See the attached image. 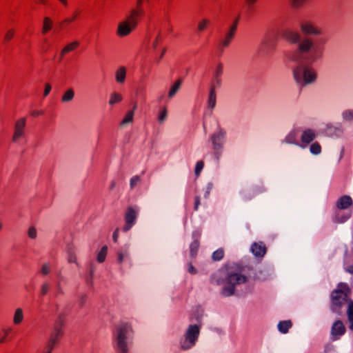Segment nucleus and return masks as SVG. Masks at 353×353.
<instances>
[{"label": "nucleus", "instance_id": "obj_43", "mask_svg": "<svg viewBox=\"0 0 353 353\" xmlns=\"http://www.w3.org/2000/svg\"><path fill=\"white\" fill-rule=\"evenodd\" d=\"M140 180H141L140 176H135L132 177L130 180L131 188H134L137 184V183L140 181Z\"/></svg>", "mask_w": 353, "mask_h": 353}, {"label": "nucleus", "instance_id": "obj_52", "mask_svg": "<svg viewBox=\"0 0 353 353\" xmlns=\"http://www.w3.org/2000/svg\"><path fill=\"white\" fill-rule=\"evenodd\" d=\"M93 272H94L93 268L90 267V269H89V273H90V275L91 278L92 277Z\"/></svg>", "mask_w": 353, "mask_h": 353}, {"label": "nucleus", "instance_id": "obj_18", "mask_svg": "<svg viewBox=\"0 0 353 353\" xmlns=\"http://www.w3.org/2000/svg\"><path fill=\"white\" fill-rule=\"evenodd\" d=\"M80 43L77 41H72L71 43H68L60 52V59H62L65 54L75 50L79 46Z\"/></svg>", "mask_w": 353, "mask_h": 353}, {"label": "nucleus", "instance_id": "obj_55", "mask_svg": "<svg viewBox=\"0 0 353 353\" xmlns=\"http://www.w3.org/2000/svg\"><path fill=\"white\" fill-rule=\"evenodd\" d=\"M257 0H247L248 3H254Z\"/></svg>", "mask_w": 353, "mask_h": 353}, {"label": "nucleus", "instance_id": "obj_36", "mask_svg": "<svg viewBox=\"0 0 353 353\" xmlns=\"http://www.w3.org/2000/svg\"><path fill=\"white\" fill-rule=\"evenodd\" d=\"M222 72H223V65H222V63H219L217 65L216 74H215V78H216L217 84L220 83L219 77L222 74Z\"/></svg>", "mask_w": 353, "mask_h": 353}, {"label": "nucleus", "instance_id": "obj_51", "mask_svg": "<svg viewBox=\"0 0 353 353\" xmlns=\"http://www.w3.org/2000/svg\"><path fill=\"white\" fill-rule=\"evenodd\" d=\"M60 2L62 3V4L64 6H68V1L67 0H59Z\"/></svg>", "mask_w": 353, "mask_h": 353}, {"label": "nucleus", "instance_id": "obj_16", "mask_svg": "<svg viewBox=\"0 0 353 353\" xmlns=\"http://www.w3.org/2000/svg\"><path fill=\"white\" fill-rule=\"evenodd\" d=\"M352 199L348 195H344L339 198L336 202V207L339 210H345L352 205Z\"/></svg>", "mask_w": 353, "mask_h": 353}, {"label": "nucleus", "instance_id": "obj_7", "mask_svg": "<svg viewBox=\"0 0 353 353\" xmlns=\"http://www.w3.org/2000/svg\"><path fill=\"white\" fill-rule=\"evenodd\" d=\"M62 332L60 328L55 327L53 332L50 334V337L49 341L45 347V353H52L53 348L58 341V340L61 337Z\"/></svg>", "mask_w": 353, "mask_h": 353}, {"label": "nucleus", "instance_id": "obj_3", "mask_svg": "<svg viewBox=\"0 0 353 353\" xmlns=\"http://www.w3.org/2000/svg\"><path fill=\"white\" fill-rule=\"evenodd\" d=\"M199 334V327L197 325H191L189 326L185 334V339L181 343V347L183 350H187L192 347L198 339Z\"/></svg>", "mask_w": 353, "mask_h": 353}, {"label": "nucleus", "instance_id": "obj_39", "mask_svg": "<svg viewBox=\"0 0 353 353\" xmlns=\"http://www.w3.org/2000/svg\"><path fill=\"white\" fill-rule=\"evenodd\" d=\"M203 166H204V163H203V161H199L196 163V166H195V170H194V172H195L196 176H199V175L201 171L203 168Z\"/></svg>", "mask_w": 353, "mask_h": 353}, {"label": "nucleus", "instance_id": "obj_1", "mask_svg": "<svg viewBox=\"0 0 353 353\" xmlns=\"http://www.w3.org/2000/svg\"><path fill=\"white\" fill-rule=\"evenodd\" d=\"M350 294L351 290L346 283H339L337 288L330 295V310L337 316H343L345 314V306L347 304L346 314L350 323L349 328L353 330V301L349 299Z\"/></svg>", "mask_w": 353, "mask_h": 353}, {"label": "nucleus", "instance_id": "obj_54", "mask_svg": "<svg viewBox=\"0 0 353 353\" xmlns=\"http://www.w3.org/2000/svg\"><path fill=\"white\" fill-rule=\"evenodd\" d=\"M223 279H217V281H216V283H217L218 285H220V284H221V283H223Z\"/></svg>", "mask_w": 353, "mask_h": 353}, {"label": "nucleus", "instance_id": "obj_49", "mask_svg": "<svg viewBox=\"0 0 353 353\" xmlns=\"http://www.w3.org/2000/svg\"><path fill=\"white\" fill-rule=\"evenodd\" d=\"M119 228H117L114 232H113V234H112V238H113V241L114 242H117V239H118V236H119Z\"/></svg>", "mask_w": 353, "mask_h": 353}, {"label": "nucleus", "instance_id": "obj_41", "mask_svg": "<svg viewBox=\"0 0 353 353\" xmlns=\"http://www.w3.org/2000/svg\"><path fill=\"white\" fill-rule=\"evenodd\" d=\"M166 115H167V108L165 106L159 114V121L162 122L165 119Z\"/></svg>", "mask_w": 353, "mask_h": 353}, {"label": "nucleus", "instance_id": "obj_46", "mask_svg": "<svg viewBox=\"0 0 353 353\" xmlns=\"http://www.w3.org/2000/svg\"><path fill=\"white\" fill-rule=\"evenodd\" d=\"M51 89H52L51 85L49 83H46L45 84L43 96L46 97L50 93Z\"/></svg>", "mask_w": 353, "mask_h": 353}, {"label": "nucleus", "instance_id": "obj_5", "mask_svg": "<svg viewBox=\"0 0 353 353\" xmlns=\"http://www.w3.org/2000/svg\"><path fill=\"white\" fill-rule=\"evenodd\" d=\"M128 327L126 325H123L117 328V347L119 353H128L127 339Z\"/></svg>", "mask_w": 353, "mask_h": 353}, {"label": "nucleus", "instance_id": "obj_45", "mask_svg": "<svg viewBox=\"0 0 353 353\" xmlns=\"http://www.w3.org/2000/svg\"><path fill=\"white\" fill-rule=\"evenodd\" d=\"M301 70L300 68H297L294 71V78L296 79V80L297 81H300V78H301Z\"/></svg>", "mask_w": 353, "mask_h": 353}, {"label": "nucleus", "instance_id": "obj_21", "mask_svg": "<svg viewBox=\"0 0 353 353\" xmlns=\"http://www.w3.org/2000/svg\"><path fill=\"white\" fill-rule=\"evenodd\" d=\"M53 22L52 20L48 17H45L43 19V26L41 28V34L46 35L52 28Z\"/></svg>", "mask_w": 353, "mask_h": 353}, {"label": "nucleus", "instance_id": "obj_11", "mask_svg": "<svg viewBox=\"0 0 353 353\" xmlns=\"http://www.w3.org/2000/svg\"><path fill=\"white\" fill-rule=\"evenodd\" d=\"M300 29L302 33L305 35H319L321 34L319 28L308 21L303 22L300 26Z\"/></svg>", "mask_w": 353, "mask_h": 353}, {"label": "nucleus", "instance_id": "obj_30", "mask_svg": "<svg viewBox=\"0 0 353 353\" xmlns=\"http://www.w3.org/2000/svg\"><path fill=\"white\" fill-rule=\"evenodd\" d=\"M181 83H182V81L179 79H177L174 83L172 85V86L171 87L169 92H168V97H172L176 92L177 90L179 89L181 85Z\"/></svg>", "mask_w": 353, "mask_h": 353}, {"label": "nucleus", "instance_id": "obj_38", "mask_svg": "<svg viewBox=\"0 0 353 353\" xmlns=\"http://www.w3.org/2000/svg\"><path fill=\"white\" fill-rule=\"evenodd\" d=\"M306 0H291V6L296 9L303 6Z\"/></svg>", "mask_w": 353, "mask_h": 353}, {"label": "nucleus", "instance_id": "obj_58", "mask_svg": "<svg viewBox=\"0 0 353 353\" xmlns=\"http://www.w3.org/2000/svg\"><path fill=\"white\" fill-rule=\"evenodd\" d=\"M1 228H2V224H1V223L0 222V230L1 229Z\"/></svg>", "mask_w": 353, "mask_h": 353}, {"label": "nucleus", "instance_id": "obj_27", "mask_svg": "<svg viewBox=\"0 0 353 353\" xmlns=\"http://www.w3.org/2000/svg\"><path fill=\"white\" fill-rule=\"evenodd\" d=\"M239 20H240V15H239L234 19L232 25L230 27V29L229 32L227 34V36H228L229 37H232V38L234 37V36L235 34V32L236 31V29H237V26H238Z\"/></svg>", "mask_w": 353, "mask_h": 353}, {"label": "nucleus", "instance_id": "obj_8", "mask_svg": "<svg viewBox=\"0 0 353 353\" xmlns=\"http://www.w3.org/2000/svg\"><path fill=\"white\" fill-rule=\"evenodd\" d=\"M136 219V211L132 207H128L125 214V223L123 228V231H128L134 223Z\"/></svg>", "mask_w": 353, "mask_h": 353}, {"label": "nucleus", "instance_id": "obj_17", "mask_svg": "<svg viewBox=\"0 0 353 353\" xmlns=\"http://www.w3.org/2000/svg\"><path fill=\"white\" fill-rule=\"evenodd\" d=\"M284 39L290 43H296L300 41L301 36L297 32L285 31L283 33Z\"/></svg>", "mask_w": 353, "mask_h": 353}, {"label": "nucleus", "instance_id": "obj_4", "mask_svg": "<svg viewBox=\"0 0 353 353\" xmlns=\"http://www.w3.org/2000/svg\"><path fill=\"white\" fill-rule=\"evenodd\" d=\"M145 14L143 8V0H137L136 8L132 9L130 14L126 17V21L132 24V26L137 28L139 21Z\"/></svg>", "mask_w": 353, "mask_h": 353}, {"label": "nucleus", "instance_id": "obj_28", "mask_svg": "<svg viewBox=\"0 0 353 353\" xmlns=\"http://www.w3.org/2000/svg\"><path fill=\"white\" fill-rule=\"evenodd\" d=\"M123 100V97L121 94L117 92H113L111 96L109 101V104L112 105L115 103H119L121 102Z\"/></svg>", "mask_w": 353, "mask_h": 353}, {"label": "nucleus", "instance_id": "obj_9", "mask_svg": "<svg viewBox=\"0 0 353 353\" xmlns=\"http://www.w3.org/2000/svg\"><path fill=\"white\" fill-rule=\"evenodd\" d=\"M135 29V27L132 26V24L125 20L119 23L117 34L120 37H125L130 34Z\"/></svg>", "mask_w": 353, "mask_h": 353}, {"label": "nucleus", "instance_id": "obj_53", "mask_svg": "<svg viewBox=\"0 0 353 353\" xmlns=\"http://www.w3.org/2000/svg\"><path fill=\"white\" fill-rule=\"evenodd\" d=\"M37 3H42V4H46V0H38L37 1Z\"/></svg>", "mask_w": 353, "mask_h": 353}, {"label": "nucleus", "instance_id": "obj_33", "mask_svg": "<svg viewBox=\"0 0 353 353\" xmlns=\"http://www.w3.org/2000/svg\"><path fill=\"white\" fill-rule=\"evenodd\" d=\"M223 256H224L223 250L219 249L213 252L212 258L214 261H219L223 259Z\"/></svg>", "mask_w": 353, "mask_h": 353}, {"label": "nucleus", "instance_id": "obj_22", "mask_svg": "<svg viewBox=\"0 0 353 353\" xmlns=\"http://www.w3.org/2000/svg\"><path fill=\"white\" fill-rule=\"evenodd\" d=\"M137 103L134 102V105H133L132 110L128 111L126 113L125 116L124 117V118L123 119V120L121 122V125H124L125 123L132 122L133 121L134 112L137 109Z\"/></svg>", "mask_w": 353, "mask_h": 353}, {"label": "nucleus", "instance_id": "obj_24", "mask_svg": "<svg viewBox=\"0 0 353 353\" xmlns=\"http://www.w3.org/2000/svg\"><path fill=\"white\" fill-rule=\"evenodd\" d=\"M291 327L292 322L290 320L280 321L278 325L279 330L283 334L287 333Z\"/></svg>", "mask_w": 353, "mask_h": 353}, {"label": "nucleus", "instance_id": "obj_15", "mask_svg": "<svg viewBox=\"0 0 353 353\" xmlns=\"http://www.w3.org/2000/svg\"><path fill=\"white\" fill-rule=\"evenodd\" d=\"M251 251L256 257L262 258L266 252V247L262 243H254Z\"/></svg>", "mask_w": 353, "mask_h": 353}, {"label": "nucleus", "instance_id": "obj_14", "mask_svg": "<svg viewBox=\"0 0 353 353\" xmlns=\"http://www.w3.org/2000/svg\"><path fill=\"white\" fill-rule=\"evenodd\" d=\"M303 81L305 85L314 82L316 79L315 71L312 68H305L302 72Z\"/></svg>", "mask_w": 353, "mask_h": 353}, {"label": "nucleus", "instance_id": "obj_23", "mask_svg": "<svg viewBox=\"0 0 353 353\" xmlns=\"http://www.w3.org/2000/svg\"><path fill=\"white\" fill-rule=\"evenodd\" d=\"M126 76V69L125 67H120L116 72V80L118 83H122L125 81Z\"/></svg>", "mask_w": 353, "mask_h": 353}, {"label": "nucleus", "instance_id": "obj_19", "mask_svg": "<svg viewBox=\"0 0 353 353\" xmlns=\"http://www.w3.org/2000/svg\"><path fill=\"white\" fill-rule=\"evenodd\" d=\"M313 45L312 39L306 38L299 43L298 50L301 53L307 52L313 47Z\"/></svg>", "mask_w": 353, "mask_h": 353}, {"label": "nucleus", "instance_id": "obj_2", "mask_svg": "<svg viewBox=\"0 0 353 353\" xmlns=\"http://www.w3.org/2000/svg\"><path fill=\"white\" fill-rule=\"evenodd\" d=\"M228 286L222 289V294L229 296L234 294L235 288L237 284L245 283L248 281V278L245 275H241L236 273L229 274L226 277Z\"/></svg>", "mask_w": 353, "mask_h": 353}, {"label": "nucleus", "instance_id": "obj_35", "mask_svg": "<svg viewBox=\"0 0 353 353\" xmlns=\"http://www.w3.org/2000/svg\"><path fill=\"white\" fill-rule=\"evenodd\" d=\"M286 141L288 143L292 144H299L296 140V135L295 132H291L289 134V135L286 137Z\"/></svg>", "mask_w": 353, "mask_h": 353}, {"label": "nucleus", "instance_id": "obj_25", "mask_svg": "<svg viewBox=\"0 0 353 353\" xmlns=\"http://www.w3.org/2000/svg\"><path fill=\"white\" fill-rule=\"evenodd\" d=\"M12 332V329L10 327L3 328L0 330V343H3L7 342L8 340L7 339L8 336Z\"/></svg>", "mask_w": 353, "mask_h": 353}, {"label": "nucleus", "instance_id": "obj_29", "mask_svg": "<svg viewBox=\"0 0 353 353\" xmlns=\"http://www.w3.org/2000/svg\"><path fill=\"white\" fill-rule=\"evenodd\" d=\"M107 252H108V247H107V245H103L101 248V250L99 251V252L98 253V255H97V259L99 263H103L105 261L106 255H107Z\"/></svg>", "mask_w": 353, "mask_h": 353}, {"label": "nucleus", "instance_id": "obj_26", "mask_svg": "<svg viewBox=\"0 0 353 353\" xmlns=\"http://www.w3.org/2000/svg\"><path fill=\"white\" fill-rule=\"evenodd\" d=\"M23 319V310L21 308H17L15 310L13 322L14 324L18 325L21 323Z\"/></svg>", "mask_w": 353, "mask_h": 353}, {"label": "nucleus", "instance_id": "obj_31", "mask_svg": "<svg viewBox=\"0 0 353 353\" xmlns=\"http://www.w3.org/2000/svg\"><path fill=\"white\" fill-rule=\"evenodd\" d=\"M74 95V90L72 88L68 89L62 96L61 101L68 102L71 101Z\"/></svg>", "mask_w": 353, "mask_h": 353}, {"label": "nucleus", "instance_id": "obj_44", "mask_svg": "<svg viewBox=\"0 0 353 353\" xmlns=\"http://www.w3.org/2000/svg\"><path fill=\"white\" fill-rule=\"evenodd\" d=\"M41 272L43 275H48L50 272V268L47 264H43L42 265Z\"/></svg>", "mask_w": 353, "mask_h": 353}, {"label": "nucleus", "instance_id": "obj_57", "mask_svg": "<svg viewBox=\"0 0 353 353\" xmlns=\"http://www.w3.org/2000/svg\"><path fill=\"white\" fill-rule=\"evenodd\" d=\"M199 203V200H196V201L195 202V208H197Z\"/></svg>", "mask_w": 353, "mask_h": 353}, {"label": "nucleus", "instance_id": "obj_6", "mask_svg": "<svg viewBox=\"0 0 353 353\" xmlns=\"http://www.w3.org/2000/svg\"><path fill=\"white\" fill-rule=\"evenodd\" d=\"M26 124V118H21L16 121L14 124V133L12 137V141L13 142H15L19 139L24 137Z\"/></svg>", "mask_w": 353, "mask_h": 353}, {"label": "nucleus", "instance_id": "obj_20", "mask_svg": "<svg viewBox=\"0 0 353 353\" xmlns=\"http://www.w3.org/2000/svg\"><path fill=\"white\" fill-rule=\"evenodd\" d=\"M215 89V85L214 83H211L208 101V106L210 109H213L216 105V97Z\"/></svg>", "mask_w": 353, "mask_h": 353}, {"label": "nucleus", "instance_id": "obj_32", "mask_svg": "<svg viewBox=\"0 0 353 353\" xmlns=\"http://www.w3.org/2000/svg\"><path fill=\"white\" fill-rule=\"evenodd\" d=\"M210 23V20L207 19H203L201 21H200L198 23L197 30L199 32L204 31L205 29H207L208 26Z\"/></svg>", "mask_w": 353, "mask_h": 353}, {"label": "nucleus", "instance_id": "obj_42", "mask_svg": "<svg viewBox=\"0 0 353 353\" xmlns=\"http://www.w3.org/2000/svg\"><path fill=\"white\" fill-rule=\"evenodd\" d=\"M49 290V285L47 283L43 284L41 289V295L42 296H45Z\"/></svg>", "mask_w": 353, "mask_h": 353}, {"label": "nucleus", "instance_id": "obj_40", "mask_svg": "<svg viewBox=\"0 0 353 353\" xmlns=\"http://www.w3.org/2000/svg\"><path fill=\"white\" fill-rule=\"evenodd\" d=\"M28 236L31 239H35L37 236V230L34 226H31L29 228L28 230Z\"/></svg>", "mask_w": 353, "mask_h": 353}, {"label": "nucleus", "instance_id": "obj_48", "mask_svg": "<svg viewBox=\"0 0 353 353\" xmlns=\"http://www.w3.org/2000/svg\"><path fill=\"white\" fill-rule=\"evenodd\" d=\"M43 111H42V110H33L31 112V115L33 117H39V116L43 115Z\"/></svg>", "mask_w": 353, "mask_h": 353}, {"label": "nucleus", "instance_id": "obj_10", "mask_svg": "<svg viewBox=\"0 0 353 353\" xmlns=\"http://www.w3.org/2000/svg\"><path fill=\"white\" fill-rule=\"evenodd\" d=\"M346 328L341 320H336L332 325L331 328V335L333 340L339 339L344 334Z\"/></svg>", "mask_w": 353, "mask_h": 353}, {"label": "nucleus", "instance_id": "obj_37", "mask_svg": "<svg viewBox=\"0 0 353 353\" xmlns=\"http://www.w3.org/2000/svg\"><path fill=\"white\" fill-rule=\"evenodd\" d=\"M14 36V30L12 29H10L6 32V33L4 36L3 40L6 42H9L10 41H11L13 39Z\"/></svg>", "mask_w": 353, "mask_h": 353}, {"label": "nucleus", "instance_id": "obj_50", "mask_svg": "<svg viewBox=\"0 0 353 353\" xmlns=\"http://www.w3.org/2000/svg\"><path fill=\"white\" fill-rule=\"evenodd\" d=\"M236 270L239 272V273L242 272L244 270V267L242 265H240L239 264L236 265Z\"/></svg>", "mask_w": 353, "mask_h": 353}, {"label": "nucleus", "instance_id": "obj_34", "mask_svg": "<svg viewBox=\"0 0 353 353\" xmlns=\"http://www.w3.org/2000/svg\"><path fill=\"white\" fill-rule=\"evenodd\" d=\"M321 148L319 143L316 142L310 145V152L314 154H318L321 152Z\"/></svg>", "mask_w": 353, "mask_h": 353}, {"label": "nucleus", "instance_id": "obj_13", "mask_svg": "<svg viewBox=\"0 0 353 353\" xmlns=\"http://www.w3.org/2000/svg\"><path fill=\"white\" fill-rule=\"evenodd\" d=\"M81 11L76 10L71 17L66 18L60 21L57 25L59 31L65 30L71 23L74 22L79 17Z\"/></svg>", "mask_w": 353, "mask_h": 353}, {"label": "nucleus", "instance_id": "obj_56", "mask_svg": "<svg viewBox=\"0 0 353 353\" xmlns=\"http://www.w3.org/2000/svg\"><path fill=\"white\" fill-rule=\"evenodd\" d=\"M159 37V35L157 36V39H156V41L154 43V46H155L156 44H157V41H158V39Z\"/></svg>", "mask_w": 353, "mask_h": 353}, {"label": "nucleus", "instance_id": "obj_12", "mask_svg": "<svg viewBox=\"0 0 353 353\" xmlns=\"http://www.w3.org/2000/svg\"><path fill=\"white\" fill-rule=\"evenodd\" d=\"M316 134L311 129L305 130L301 137V146L303 148L306 147L311 143L315 138Z\"/></svg>", "mask_w": 353, "mask_h": 353}, {"label": "nucleus", "instance_id": "obj_47", "mask_svg": "<svg viewBox=\"0 0 353 353\" xmlns=\"http://www.w3.org/2000/svg\"><path fill=\"white\" fill-rule=\"evenodd\" d=\"M232 39L233 38L229 37L228 36L226 35L225 39L222 42V46L223 47H227L228 46H229Z\"/></svg>", "mask_w": 353, "mask_h": 353}]
</instances>
